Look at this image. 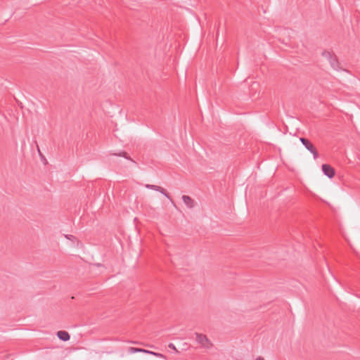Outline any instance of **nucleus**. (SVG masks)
I'll return each mask as SVG.
<instances>
[{"mask_svg": "<svg viewBox=\"0 0 360 360\" xmlns=\"http://www.w3.org/2000/svg\"><path fill=\"white\" fill-rule=\"evenodd\" d=\"M301 143L304 146V147L311 153L313 154L314 158L316 160L319 157V153L315 148V146L313 145V143L304 137H301L300 139Z\"/></svg>", "mask_w": 360, "mask_h": 360, "instance_id": "f257e3e1", "label": "nucleus"}, {"mask_svg": "<svg viewBox=\"0 0 360 360\" xmlns=\"http://www.w3.org/2000/svg\"><path fill=\"white\" fill-rule=\"evenodd\" d=\"M196 341L200 344L202 347L210 348L212 346L209 339L205 335L196 333Z\"/></svg>", "mask_w": 360, "mask_h": 360, "instance_id": "f03ea898", "label": "nucleus"}, {"mask_svg": "<svg viewBox=\"0 0 360 360\" xmlns=\"http://www.w3.org/2000/svg\"><path fill=\"white\" fill-rule=\"evenodd\" d=\"M322 171L323 174L327 176L328 178L332 179L335 175V170L333 167H332L330 165L323 164L321 166Z\"/></svg>", "mask_w": 360, "mask_h": 360, "instance_id": "7ed1b4c3", "label": "nucleus"}, {"mask_svg": "<svg viewBox=\"0 0 360 360\" xmlns=\"http://www.w3.org/2000/svg\"><path fill=\"white\" fill-rule=\"evenodd\" d=\"M146 187L147 188H150V189H152V190H155L156 191H158L160 193H161L162 194H163L165 197H167V198H169L170 200H172L169 193L166 191L165 189H164L163 188L159 186H156V185H152V184H146Z\"/></svg>", "mask_w": 360, "mask_h": 360, "instance_id": "20e7f679", "label": "nucleus"}, {"mask_svg": "<svg viewBox=\"0 0 360 360\" xmlns=\"http://www.w3.org/2000/svg\"><path fill=\"white\" fill-rule=\"evenodd\" d=\"M330 66L335 70H341L340 62L335 55H334L330 60H328Z\"/></svg>", "mask_w": 360, "mask_h": 360, "instance_id": "39448f33", "label": "nucleus"}, {"mask_svg": "<svg viewBox=\"0 0 360 360\" xmlns=\"http://www.w3.org/2000/svg\"><path fill=\"white\" fill-rule=\"evenodd\" d=\"M58 338L63 341H68L70 338V334L65 330H59L57 332Z\"/></svg>", "mask_w": 360, "mask_h": 360, "instance_id": "423d86ee", "label": "nucleus"}, {"mask_svg": "<svg viewBox=\"0 0 360 360\" xmlns=\"http://www.w3.org/2000/svg\"><path fill=\"white\" fill-rule=\"evenodd\" d=\"M182 200L188 208H193L195 205L194 200L188 195H183Z\"/></svg>", "mask_w": 360, "mask_h": 360, "instance_id": "0eeeda50", "label": "nucleus"}, {"mask_svg": "<svg viewBox=\"0 0 360 360\" xmlns=\"http://www.w3.org/2000/svg\"><path fill=\"white\" fill-rule=\"evenodd\" d=\"M110 155H115V156H119V157H123L126 158L127 160H131L133 162H135L134 160H132L125 151H121L120 153H110Z\"/></svg>", "mask_w": 360, "mask_h": 360, "instance_id": "6e6552de", "label": "nucleus"}, {"mask_svg": "<svg viewBox=\"0 0 360 360\" xmlns=\"http://www.w3.org/2000/svg\"><path fill=\"white\" fill-rule=\"evenodd\" d=\"M129 352L131 353H136V352H143V353H146V354L149 353V350L142 349V348L133 347H131L129 348Z\"/></svg>", "mask_w": 360, "mask_h": 360, "instance_id": "1a4fd4ad", "label": "nucleus"}, {"mask_svg": "<svg viewBox=\"0 0 360 360\" xmlns=\"http://www.w3.org/2000/svg\"><path fill=\"white\" fill-rule=\"evenodd\" d=\"M334 55V53L326 50L323 51L322 53V56L326 58L328 60H330Z\"/></svg>", "mask_w": 360, "mask_h": 360, "instance_id": "9d476101", "label": "nucleus"}, {"mask_svg": "<svg viewBox=\"0 0 360 360\" xmlns=\"http://www.w3.org/2000/svg\"><path fill=\"white\" fill-rule=\"evenodd\" d=\"M150 354H152V355H154L155 356H159V357H162L163 355L160 353H157V352H152V351H149V353Z\"/></svg>", "mask_w": 360, "mask_h": 360, "instance_id": "9b49d317", "label": "nucleus"}, {"mask_svg": "<svg viewBox=\"0 0 360 360\" xmlns=\"http://www.w3.org/2000/svg\"><path fill=\"white\" fill-rule=\"evenodd\" d=\"M168 347H169V348H170V349H172L175 350L176 352H177V350H176V347H175L174 345V344H172V343H169V345H168Z\"/></svg>", "mask_w": 360, "mask_h": 360, "instance_id": "f8f14e48", "label": "nucleus"}, {"mask_svg": "<svg viewBox=\"0 0 360 360\" xmlns=\"http://www.w3.org/2000/svg\"><path fill=\"white\" fill-rule=\"evenodd\" d=\"M37 150H38L39 155L41 157V158H43V159H44V160H46V159H45V158H44V155H42V153H41L40 149H39V146H38V145H37Z\"/></svg>", "mask_w": 360, "mask_h": 360, "instance_id": "ddd939ff", "label": "nucleus"}, {"mask_svg": "<svg viewBox=\"0 0 360 360\" xmlns=\"http://www.w3.org/2000/svg\"><path fill=\"white\" fill-rule=\"evenodd\" d=\"M37 150H38L39 155L41 157V158H43V159H44V160H46V159H45V158H44V155H42V153H41L40 149H39V146H38V145H37Z\"/></svg>", "mask_w": 360, "mask_h": 360, "instance_id": "4468645a", "label": "nucleus"}, {"mask_svg": "<svg viewBox=\"0 0 360 360\" xmlns=\"http://www.w3.org/2000/svg\"><path fill=\"white\" fill-rule=\"evenodd\" d=\"M65 238L70 240L71 238H75V236L72 235H66Z\"/></svg>", "mask_w": 360, "mask_h": 360, "instance_id": "2eb2a0df", "label": "nucleus"}, {"mask_svg": "<svg viewBox=\"0 0 360 360\" xmlns=\"http://www.w3.org/2000/svg\"><path fill=\"white\" fill-rule=\"evenodd\" d=\"M256 360H264L262 357L259 356L256 359Z\"/></svg>", "mask_w": 360, "mask_h": 360, "instance_id": "dca6fc26", "label": "nucleus"}, {"mask_svg": "<svg viewBox=\"0 0 360 360\" xmlns=\"http://www.w3.org/2000/svg\"><path fill=\"white\" fill-rule=\"evenodd\" d=\"M133 344H140L139 342H131Z\"/></svg>", "mask_w": 360, "mask_h": 360, "instance_id": "f3484780", "label": "nucleus"}]
</instances>
